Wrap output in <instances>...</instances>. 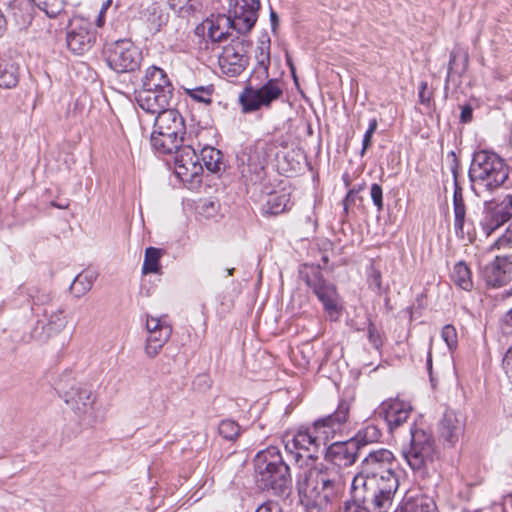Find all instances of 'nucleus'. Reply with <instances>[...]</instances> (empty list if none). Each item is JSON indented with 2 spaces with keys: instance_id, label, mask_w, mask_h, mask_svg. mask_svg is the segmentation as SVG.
Returning a JSON list of instances; mask_svg holds the SVG:
<instances>
[{
  "instance_id": "obj_1",
  "label": "nucleus",
  "mask_w": 512,
  "mask_h": 512,
  "mask_svg": "<svg viewBox=\"0 0 512 512\" xmlns=\"http://www.w3.org/2000/svg\"><path fill=\"white\" fill-rule=\"evenodd\" d=\"M360 449L357 441L331 444L324 463L300 467L297 474V490L300 502L307 509L325 511L338 502L352 466Z\"/></svg>"
},
{
  "instance_id": "obj_2",
  "label": "nucleus",
  "mask_w": 512,
  "mask_h": 512,
  "mask_svg": "<svg viewBox=\"0 0 512 512\" xmlns=\"http://www.w3.org/2000/svg\"><path fill=\"white\" fill-rule=\"evenodd\" d=\"M396 467L397 461L390 450L370 451L362 462L361 472L353 477L352 482L361 492L368 491L370 499L375 500L376 493L384 498V503L387 499L393 501L399 486Z\"/></svg>"
},
{
  "instance_id": "obj_3",
  "label": "nucleus",
  "mask_w": 512,
  "mask_h": 512,
  "mask_svg": "<svg viewBox=\"0 0 512 512\" xmlns=\"http://www.w3.org/2000/svg\"><path fill=\"white\" fill-rule=\"evenodd\" d=\"M349 410V404L341 401L332 415L317 420L310 427L300 428L292 435H286L283 440L285 450L294 455L296 461L303 456V452L308 453L307 457L311 459L333 437L336 429L347 421Z\"/></svg>"
},
{
  "instance_id": "obj_4",
  "label": "nucleus",
  "mask_w": 512,
  "mask_h": 512,
  "mask_svg": "<svg viewBox=\"0 0 512 512\" xmlns=\"http://www.w3.org/2000/svg\"><path fill=\"white\" fill-rule=\"evenodd\" d=\"M484 202L482 231L486 234L487 247L506 249L512 244V193L503 198L487 199L482 194Z\"/></svg>"
},
{
  "instance_id": "obj_5",
  "label": "nucleus",
  "mask_w": 512,
  "mask_h": 512,
  "mask_svg": "<svg viewBox=\"0 0 512 512\" xmlns=\"http://www.w3.org/2000/svg\"><path fill=\"white\" fill-rule=\"evenodd\" d=\"M257 482L265 489L281 493L291 483L289 466L283 461L277 447L270 446L254 458Z\"/></svg>"
},
{
  "instance_id": "obj_6",
  "label": "nucleus",
  "mask_w": 512,
  "mask_h": 512,
  "mask_svg": "<svg viewBox=\"0 0 512 512\" xmlns=\"http://www.w3.org/2000/svg\"><path fill=\"white\" fill-rule=\"evenodd\" d=\"M300 278L312 289L331 320H337L341 313V305L336 287L327 282L319 266L304 264L299 269Z\"/></svg>"
},
{
  "instance_id": "obj_7",
  "label": "nucleus",
  "mask_w": 512,
  "mask_h": 512,
  "mask_svg": "<svg viewBox=\"0 0 512 512\" xmlns=\"http://www.w3.org/2000/svg\"><path fill=\"white\" fill-rule=\"evenodd\" d=\"M410 434V443L402 449V456L413 471L424 473L436 456L433 437L416 425L411 427Z\"/></svg>"
},
{
  "instance_id": "obj_8",
  "label": "nucleus",
  "mask_w": 512,
  "mask_h": 512,
  "mask_svg": "<svg viewBox=\"0 0 512 512\" xmlns=\"http://www.w3.org/2000/svg\"><path fill=\"white\" fill-rule=\"evenodd\" d=\"M107 63L117 73L135 71L141 63L140 50L129 39L115 41L107 47Z\"/></svg>"
},
{
  "instance_id": "obj_9",
  "label": "nucleus",
  "mask_w": 512,
  "mask_h": 512,
  "mask_svg": "<svg viewBox=\"0 0 512 512\" xmlns=\"http://www.w3.org/2000/svg\"><path fill=\"white\" fill-rule=\"evenodd\" d=\"M283 89L277 79H269L264 85L255 88L249 85L239 95V102L244 113L254 112L281 97Z\"/></svg>"
},
{
  "instance_id": "obj_10",
  "label": "nucleus",
  "mask_w": 512,
  "mask_h": 512,
  "mask_svg": "<svg viewBox=\"0 0 512 512\" xmlns=\"http://www.w3.org/2000/svg\"><path fill=\"white\" fill-rule=\"evenodd\" d=\"M96 41V30L92 23L83 17H73L67 27L66 44L77 55L88 52Z\"/></svg>"
},
{
  "instance_id": "obj_11",
  "label": "nucleus",
  "mask_w": 512,
  "mask_h": 512,
  "mask_svg": "<svg viewBox=\"0 0 512 512\" xmlns=\"http://www.w3.org/2000/svg\"><path fill=\"white\" fill-rule=\"evenodd\" d=\"M509 176V167L497 154L482 151V194H492Z\"/></svg>"
},
{
  "instance_id": "obj_12",
  "label": "nucleus",
  "mask_w": 512,
  "mask_h": 512,
  "mask_svg": "<svg viewBox=\"0 0 512 512\" xmlns=\"http://www.w3.org/2000/svg\"><path fill=\"white\" fill-rule=\"evenodd\" d=\"M173 152L174 172L182 182H192L201 175L203 166L192 141L188 140Z\"/></svg>"
},
{
  "instance_id": "obj_13",
  "label": "nucleus",
  "mask_w": 512,
  "mask_h": 512,
  "mask_svg": "<svg viewBox=\"0 0 512 512\" xmlns=\"http://www.w3.org/2000/svg\"><path fill=\"white\" fill-rule=\"evenodd\" d=\"M65 403L83 421L91 424L95 421V396L85 385H74L63 395Z\"/></svg>"
},
{
  "instance_id": "obj_14",
  "label": "nucleus",
  "mask_w": 512,
  "mask_h": 512,
  "mask_svg": "<svg viewBox=\"0 0 512 512\" xmlns=\"http://www.w3.org/2000/svg\"><path fill=\"white\" fill-rule=\"evenodd\" d=\"M146 330L147 338L145 345V353L149 358L156 357L165 343L169 340L172 333V326L167 320L166 316L163 317H146Z\"/></svg>"
},
{
  "instance_id": "obj_15",
  "label": "nucleus",
  "mask_w": 512,
  "mask_h": 512,
  "mask_svg": "<svg viewBox=\"0 0 512 512\" xmlns=\"http://www.w3.org/2000/svg\"><path fill=\"white\" fill-rule=\"evenodd\" d=\"M231 27L238 33L249 32L258 19L259 0H231Z\"/></svg>"
},
{
  "instance_id": "obj_16",
  "label": "nucleus",
  "mask_w": 512,
  "mask_h": 512,
  "mask_svg": "<svg viewBox=\"0 0 512 512\" xmlns=\"http://www.w3.org/2000/svg\"><path fill=\"white\" fill-rule=\"evenodd\" d=\"M244 44L239 40H233L223 47L218 58L221 72L228 77L240 75L248 64Z\"/></svg>"
},
{
  "instance_id": "obj_17",
  "label": "nucleus",
  "mask_w": 512,
  "mask_h": 512,
  "mask_svg": "<svg viewBox=\"0 0 512 512\" xmlns=\"http://www.w3.org/2000/svg\"><path fill=\"white\" fill-rule=\"evenodd\" d=\"M412 406L409 402L399 398H390L383 401L376 410V414L384 419L390 432L402 426L409 418Z\"/></svg>"
},
{
  "instance_id": "obj_18",
  "label": "nucleus",
  "mask_w": 512,
  "mask_h": 512,
  "mask_svg": "<svg viewBox=\"0 0 512 512\" xmlns=\"http://www.w3.org/2000/svg\"><path fill=\"white\" fill-rule=\"evenodd\" d=\"M237 161L242 167V174H258L264 169L267 161V144L264 141H257L244 147L237 154Z\"/></svg>"
},
{
  "instance_id": "obj_19",
  "label": "nucleus",
  "mask_w": 512,
  "mask_h": 512,
  "mask_svg": "<svg viewBox=\"0 0 512 512\" xmlns=\"http://www.w3.org/2000/svg\"><path fill=\"white\" fill-rule=\"evenodd\" d=\"M360 488L356 489L355 484H351L352 500L347 502L343 512H388L392 505V501L387 499L384 503V498L375 493V500L370 499L368 491L359 492Z\"/></svg>"
},
{
  "instance_id": "obj_20",
  "label": "nucleus",
  "mask_w": 512,
  "mask_h": 512,
  "mask_svg": "<svg viewBox=\"0 0 512 512\" xmlns=\"http://www.w3.org/2000/svg\"><path fill=\"white\" fill-rule=\"evenodd\" d=\"M185 132L161 131L154 126L150 142L152 148L159 154H171L189 139L184 137Z\"/></svg>"
},
{
  "instance_id": "obj_21",
  "label": "nucleus",
  "mask_w": 512,
  "mask_h": 512,
  "mask_svg": "<svg viewBox=\"0 0 512 512\" xmlns=\"http://www.w3.org/2000/svg\"><path fill=\"white\" fill-rule=\"evenodd\" d=\"M464 430V417L453 410H446L439 424L440 437L450 444L458 441Z\"/></svg>"
},
{
  "instance_id": "obj_22",
  "label": "nucleus",
  "mask_w": 512,
  "mask_h": 512,
  "mask_svg": "<svg viewBox=\"0 0 512 512\" xmlns=\"http://www.w3.org/2000/svg\"><path fill=\"white\" fill-rule=\"evenodd\" d=\"M164 92H166L164 90ZM172 95L165 93H158L157 91L140 90L137 93L136 101L139 107L151 114H159L167 110Z\"/></svg>"
},
{
  "instance_id": "obj_23",
  "label": "nucleus",
  "mask_w": 512,
  "mask_h": 512,
  "mask_svg": "<svg viewBox=\"0 0 512 512\" xmlns=\"http://www.w3.org/2000/svg\"><path fill=\"white\" fill-rule=\"evenodd\" d=\"M512 262L505 257L496 256L495 260L484 269V278L488 285L502 286L511 278Z\"/></svg>"
},
{
  "instance_id": "obj_24",
  "label": "nucleus",
  "mask_w": 512,
  "mask_h": 512,
  "mask_svg": "<svg viewBox=\"0 0 512 512\" xmlns=\"http://www.w3.org/2000/svg\"><path fill=\"white\" fill-rule=\"evenodd\" d=\"M142 90L157 91L158 93L173 95V85L165 71L159 67L147 68L142 80Z\"/></svg>"
},
{
  "instance_id": "obj_25",
  "label": "nucleus",
  "mask_w": 512,
  "mask_h": 512,
  "mask_svg": "<svg viewBox=\"0 0 512 512\" xmlns=\"http://www.w3.org/2000/svg\"><path fill=\"white\" fill-rule=\"evenodd\" d=\"M44 320H38V324H42V329L47 337H51L60 333L67 324L64 311L58 307L47 305L42 309Z\"/></svg>"
},
{
  "instance_id": "obj_26",
  "label": "nucleus",
  "mask_w": 512,
  "mask_h": 512,
  "mask_svg": "<svg viewBox=\"0 0 512 512\" xmlns=\"http://www.w3.org/2000/svg\"><path fill=\"white\" fill-rule=\"evenodd\" d=\"M154 126L161 131H181L186 133L184 118L176 109H167L159 113Z\"/></svg>"
},
{
  "instance_id": "obj_27",
  "label": "nucleus",
  "mask_w": 512,
  "mask_h": 512,
  "mask_svg": "<svg viewBox=\"0 0 512 512\" xmlns=\"http://www.w3.org/2000/svg\"><path fill=\"white\" fill-rule=\"evenodd\" d=\"M231 20L232 18L225 15H218L217 17L206 19L202 27L207 31V35L212 41L218 42L227 35L228 29L231 26Z\"/></svg>"
},
{
  "instance_id": "obj_28",
  "label": "nucleus",
  "mask_w": 512,
  "mask_h": 512,
  "mask_svg": "<svg viewBox=\"0 0 512 512\" xmlns=\"http://www.w3.org/2000/svg\"><path fill=\"white\" fill-rule=\"evenodd\" d=\"M144 19L150 31L157 32L168 22L169 14L157 3L150 5L144 12Z\"/></svg>"
},
{
  "instance_id": "obj_29",
  "label": "nucleus",
  "mask_w": 512,
  "mask_h": 512,
  "mask_svg": "<svg viewBox=\"0 0 512 512\" xmlns=\"http://www.w3.org/2000/svg\"><path fill=\"white\" fill-rule=\"evenodd\" d=\"M289 194L285 191H276L268 195L263 211L266 214L278 215L287 209Z\"/></svg>"
},
{
  "instance_id": "obj_30",
  "label": "nucleus",
  "mask_w": 512,
  "mask_h": 512,
  "mask_svg": "<svg viewBox=\"0 0 512 512\" xmlns=\"http://www.w3.org/2000/svg\"><path fill=\"white\" fill-rule=\"evenodd\" d=\"M97 273L94 270H85L78 274L70 286V290L75 296L81 297L86 294L92 288L95 280L97 279Z\"/></svg>"
},
{
  "instance_id": "obj_31",
  "label": "nucleus",
  "mask_w": 512,
  "mask_h": 512,
  "mask_svg": "<svg viewBox=\"0 0 512 512\" xmlns=\"http://www.w3.org/2000/svg\"><path fill=\"white\" fill-rule=\"evenodd\" d=\"M257 65L254 69V75L259 79H267L269 76L268 69L270 64L269 41L262 42L256 49Z\"/></svg>"
},
{
  "instance_id": "obj_32",
  "label": "nucleus",
  "mask_w": 512,
  "mask_h": 512,
  "mask_svg": "<svg viewBox=\"0 0 512 512\" xmlns=\"http://www.w3.org/2000/svg\"><path fill=\"white\" fill-rule=\"evenodd\" d=\"M202 166L211 172H218L222 165V153L218 149L206 146L201 149L199 155Z\"/></svg>"
},
{
  "instance_id": "obj_33",
  "label": "nucleus",
  "mask_w": 512,
  "mask_h": 512,
  "mask_svg": "<svg viewBox=\"0 0 512 512\" xmlns=\"http://www.w3.org/2000/svg\"><path fill=\"white\" fill-rule=\"evenodd\" d=\"M17 82V67L5 59H0V87L10 89L16 86Z\"/></svg>"
},
{
  "instance_id": "obj_34",
  "label": "nucleus",
  "mask_w": 512,
  "mask_h": 512,
  "mask_svg": "<svg viewBox=\"0 0 512 512\" xmlns=\"http://www.w3.org/2000/svg\"><path fill=\"white\" fill-rule=\"evenodd\" d=\"M467 62L468 57L464 51L460 49L453 50L450 54L447 79L449 80L454 75L462 74L466 70Z\"/></svg>"
},
{
  "instance_id": "obj_35",
  "label": "nucleus",
  "mask_w": 512,
  "mask_h": 512,
  "mask_svg": "<svg viewBox=\"0 0 512 512\" xmlns=\"http://www.w3.org/2000/svg\"><path fill=\"white\" fill-rule=\"evenodd\" d=\"M162 251L155 247H148L145 250V258L142 267L143 274L159 273L161 270L160 258Z\"/></svg>"
},
{
  "instance_id": "obj_36",
  "label": "nucleus",
  "mask_w": 512,
  "mask_h": 512,
  "mask_svg": "<svg viewBox=\"0 0 512 512\" xmlns=\"http://www.w3.org/2000/svg\"><path fill=\"white\" fill-rule=\"evenodd\" d=\"M381 437V431L378 427L373 424H368L357 435L352 438V441H357L359 449L368 443L376 442Z\"/></svg>"
},
{
  "instance_id": "obj_37",
  "label": "nucleus",
  "mask_w": 512,
  "mask_h": 512,
  "mask_svg": "<svg viewBox=\"0 0 512 512\" xmlns=\"http://www.w3.org/2000/svg\"><path fill=\"white\" fill-rule=\"evenodd\" d=\"M398 510L400 512H438L435 503L428 499L406 501Z\"/></svg>"
},
{
  "instance_id": "obj_38",
  "label": "nucleus",
  "mask_w": 512,
  "mask_h": 512,
  "mask_svg": "<svg viewBox=\"0 0 512 512\" xmlns=\"http://www.w3.org/2000/svg\"><path fill=\"white\" fill-rule=\"evenodd\" d=\"M185 93L194 101L204 104L212 102L214 88L212 85L184 88Z\"/></svg>"
},
{
  "instance_id": "obj_39",
  "label": "nucleus",
  "mask_w": 512,
  "mask_h": 512,
  "mask_svg": "<svg viewBox=\"0 0 512 512\" xmlns=\"http://www.w3.org/2000/svg\"><path fill=\"white\" fill-rule=\"evenodd\" d=\"M452 278L455 283L464 290H470L472 287L470 270L467 265L462 262H459L454 266Z\"/></svg>"
},
{
  "instance_id": "obj_40",
  "label": "nucleus",
  "mask_w": 512,
  "mask_h": 512,
  "mask_svg": "<svg viewBox=\"0 0 512 512\" xmlns=\"http://www.w3.org/2000/svg\"><path fill=\"white\" fill-rule=\"evenodd\" d=\"M219 434L228 441H234L241 433L239 424L233 420H222L218 426Z\"/></svg>"
},
{
  "instance_id": "obj_41",
  "label": "nucleus",
  "mask_w": 512,
  "mask_h": 512,
  "mask_svg": "<svg viewBox=\"0 0 512 512\" xmlns=\"http://www.w3.org/2000/svg\"><path fill=\"white\" fill-rule=\"evenodd\" d=\"M50 18L56 17L64 9V0H32Z\"/></svg>"
},
{
  "instance_id": "obj_42",
  "label": "nucleus",
  "mask_w": 512,
  "mask_h": 512,
  "mask_svg": "<svg viewBox=\"0 0 512 512\" xmlns=\"http://www.w3.org/2000/svg\"><path fill=\"white\" fill-rule=\"evenodd\" d=\"M441 337L450 351H454L457 348V332L454 326L445 325L442 329Z\"/></svg>"
},
{
  "instance_id": "obj_43",
  "label": "nucleus",
  "mask_w": 512,
  "mask_h": 512,
  "mask_svg": "<svg viewBox=\"0 0 512 512\" xmlns=\"http://www.w3.org/2000/svg\"><path fill=\"white\" fill-rule=\"evenodd\" d=\"M377 126H378L377 119L376 118L370 119L368 129L366 130L364 137H363V141H362V149L360 152L361 156H364L367 149L370 147L371 142H372V136L375 133Z\"/></svg>"
},
{
  "instance_id": "obj_44",
  "label": "nucleus",
  "mask_w": 512,
  "mask_h": 512,
  "mask_svg": "<svg viewBox=\"0 0 512 512\" xmlns=\"http://www.w3.org/2000/svg\"><path fill=\"white\" fill-rule=\"evenodd\" d=\"M455 221H454V229L456 235L464 240L465 239V231H464V221H465V210L461 208H456Z\"/></svg>"
},
{
  "instance_id": "obj_45",
  "label": "nucleus",
  "mask_w": 512,
  "mask_h": 512,
  "mask_svg": "<svg viewBox=\"0 0 512 512\" xmlns=\"http://www.w3.org/2000/svg\"><path fill=\"white\" fill-rule=\"evenodd\" d=\"M168 3L172 9L182 10L187 8L189 10H195L200 0H168Z\"/></svg>"
},
{
  "instance_id": "obj_46",
  "label": "nucleus",
  "mask_w": 512,
  "mask_h": 512,
  "mask_svg": "<svg viewBox=\"0 0 512 512\" xmlns=\"http://www.w3.org/2000/svg\"><path fill=\"white\" fill-rule=\"evenodd\" d=\"M371 199L378 211L383 209V191L380 185L374 183L370 189Z\"/></svg>"
},
{
  "instance_id": "obj_47",
  "label": "nucleus",
  "mask_w": 512,
  "mask_h": 512,
  "mask_svg": "<svg viewBox=\"0 0 512 512\" xmlns=\"http://www.w3.org/2000/svg\"><path fill=\"white\" fill-rule=\"evenodd\" d=\"M368 284H369V287L374 291L379 292L381 290V287H382L381 273L379 270L375 269L374 267H371V270L368 274Z\"/></svg>"
},
{
  "instance_id": "obj_48",
  "label": "nucleus",
  "mask_w": 512,
  "mask_h": 512,
  "mask_svg": "<svg viewBox=\"0 0 512 512\" xmlns=\"http://www.w3.org/2000/svg\"><path fill=\"white\" fill-rule=\"evenodd\" d=\"M502 367L506 376L512 382V346L507 349L503 356Z\"/></svg>"
},
{
  "instance_id": "obj_49",
  "label": "nucleus",
  "mask_w": 512,
  "mask_h": 512,
  "mask_svg": "<svg viewBox=\"0 0 512 512\" xmlns=\"http://www.w3.org/2000/svg\"><path fill=\"white\" fill-rule=\"evenodd\" d=\"M368 338L374 348L379 349L381 347V334L373 324L368 327Z\"/></svg>"
},
{
  "instance_id": "obj_50",
  "label": "nucleus",
  "mask_w": 512,
  "mask_h": 512,
  "mask_svg": "<svg viewBox=\"0 0 512 512\" xmlns=\"http://www.w3.org/2000/svg\"><path fill=\"white\" fill-rule=\"evenodd\" d=\"M255 512H282L279 503L275 501H266L261 504Z\"/></svg>"
},
{
  "instance_id": "obj_51",
  "label": "nucleus",
  "mask_w": 512,
  "mask_h": 512,
  "mask_svg": "<svg viewBox=\"0 0 512 512\" xmlns=\"http://www.w3.org/2000/svg\"><path fill=\"white\" fill-rule=\"evenodd\" d=\"M428 85L426 82H421L419 87V98L420 102L425 104L428 103L430 100V94L427 93Z\"/></svg>"
},
{
  "instance_id": "obj_52",
  "label": "nucleus",
  "mask_w": 512,
  "mask_h": 512,
  "mask_svg": "<svg viewBox=\"0 0 512 512\" xmlns=\"http://www.w3.org/2000/svg\"><path fill=\"white\" fill-rule=\"evenodd\" d=\"M453 202H454V213H456V208H458V207L461 208L462 210H465V205L463 202L462 194H461L460 189H458V188H456L454 191Z\"/></svg>"
},
{
  "instance_id": "obj_53",
  "label": "nucleus",
  "mask_w": 512,
  "mask_h": 512,
  "mask_svg": "<svg viewBox=\"0 0 512 512\" xmlns=\"http://www.w3.org/2000/svg\"><path fill=\"white\" fill-rule=\"evenodd\" d=\"M460 119L462 123H468L472 119V108L468 105L463 106L461 110Z\"/></svg>"
},
{
  "instance_id": "obj_54",
  "label": "nucleus",
  "mask_w": 512,
  "mask_h": 512,
  "mask_svg": "<svg viewBox=\"0 0 512 512\" xmlns=\"http://www.w3.org/2000/svg\"><path fill=\"white\" fill-rule=\"evenodd\" d=\"M432 342H433V339H432V337H430L428 340V351H427V361H426L427 370L429 371L430 374H431V370H432V353H431Z\"/></svg>"
},
{
  "instance_id": "obj_55",
  "label": "nucleus",
  "mask_w": 512,
  "mask_h": 512,
  "mask_svg": "<svg viewBox=\"0 0 512 512\" xmlns=\"http://www.w3.org/2000/svg\"><path fill=\"white\" fill-rule=\"evenodd\" d=\"M507 333L512 334V309L507 313L505 318Z\"/></svg>"
},
{
  "instance_id": "obj_56",
  "label": "nucleus",
  "mask_w": 512,
  "mask_h": 512,
  "mask_svg": "<svg viewBox=\"0 0 512 512\" xmlns=\"http://www.w3.org/2000/svg\"><path fill=\"white\" fill-rule=\"evenodd\" d=\"M270 20H271L272 29L275 30V28L278 24V16H277L276 12H274L273 10H271V12H270Z\"/></svg>"
},
{
  "instance_id": "obj_57",
  "label": "nucleus",
  "mask_w": 512,
  "mask_h": 512,
  "mask_svg": "<svg viewBox=\"0 0 512 512\" xmlns=\"http://www.w3.org/2000/svg\"><path fill=\"white\" fill-rule=\"evenodd\" d=\"M5 29H6V20L4 18V15L2 14V12L0 11V36L3 35V33L5 32Z\"/></svg>"
},
{
  "instance_id": "obj_58",
  "label": "nucleus",
  "mask_w": 512,
  "mask_h": 512,
  "mask_svg": "<svg viewBox=\"0 0 512 512\" xmlns=\"http://www.w3.org/2000/svg\"><path fill=\"white\" fill-rule=\"evenodd\" d=\"M490 512H506V511H505V508H504V505H503V504L496 503V504H494V505L490 508Z\"/></svg>"
},
{
  "instance_id": "obj_59",
  "label": "nucleus",
  "mask_w": 512,
  "mask_h": 512,
  "mask_svg": "<svg viewBox=\"0 0 512 512\" xmlns=\"http://www.w3.org/2000/svg\"><path fill=\"white\" fill-rule=\"evenodd\" d=\"M352 196H353V191H349V193L347 194L346 198L343 201L345 210L347 209L348 203H349L350 199L352 198Z\"/></svg>"
},
{
  "instance_id": "obj_60",
  "label": "nucleus",
  "mask_w": 512,
  "mask_h": 512,
  "mask_svg": "<svg viewBox=\"0 0 512 512\" xmlns=\"http://www.w3.org/2000/svg\"><path fill=\"white\" fill-rule=\"evenodd\" d=\"M303 354L307 353V354H310L312 352V347L309 346V345H305L303 346L302 348V351H301Z\"/></svg>"
},
{
  "instance_id": "obj_61",
  "label": "nucleus",
  "mask_w": 512,
  "mask_h": 512,
  "mask_svg": "<svg viewBox=\"0 0 512 512\" xmlns=\"http://www.w3.org/2000/svg\"><path fill=\"white\" fill-rule=\"evenodd\" d=\"M34 306H36V307H37V308H34V307H33V309H34L35 311H37V310L40 308V304H39L38 302H36V301H34Z\"/></svg>"
},
{
  "instance_id": "obj_62",
  "label": "nucleus",
  "mask_w": 512,
  "mask_h": 512,
  "mask_svg": "<svg viewBox=\"0 0 512 512\" xmlns=\"http://www.w3.org/2000/svg\"><path fill=\"white\" fill-rule=\"evenodd\" d=\"M233 272H234V268L227 269L228 275H233Z\"/></svg>"
},
{
  "instance_id": "obj_63",
  "label": "nucleus",
  "mask_w": 512,
  "mask_h": 512,
  "mask_svg": "<svg viewBox=\"0 0 512 512\" xmlns=\"http://www.w3.org/2000/svg\"><path fill=\"white\" fill-rule=\"evenodd\" d=\"M467 238H468V241H470V242L473 241V238H472V236H470L469 232H467Z\"/></svg>"
},
{
  "instance_id": "obj_64",
  "label": "nucleus",
  "mask_w": 512,
  "mask_h": 512,
  "mask_svg": "<svg viewBox=\"0 0 512 512\" xmlns=\"http://www.w3.org/2000/svg\"><path fill=\"white\" fill-rule=\"evenodd\" d=\"M511 275H512V272H511ZM508 294L509 295H512V286L510 287V289L508 290Z\"/></svg>"
}]
</instances>
